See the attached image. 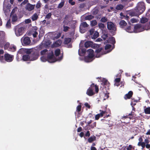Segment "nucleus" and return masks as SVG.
I'll return each mask as SVG.
<instances>
[{
    "instance_id": "obj_1",
    "label": "nucleus",
    "mask_w": 150,
    "mask_h": 150,
    "mask_svg": "<svg viewBox=\"0 0 150 150\" xmlns=\"http://www.w3.org/2000/svg\"><path fill=\"white\" fill-rule=\"evenodd\" d=\"M145 9L144 3L143 2L139 3L136 8L130 12V15L132 16H138L142 13Z\"/></svg>"
},
{
    "instance_id": "obj_2",
    "label": "nucleus",
    "mask_w": 150,
    "mask_h": 150,
    "mask_svg": "<svg viewBox=\"0 0 150 150\" xmlns=\"http://www.w3.org/2000/svg\"><path fill=\"white\" fill-rule=\"evenodd\" d=\"M25 28L24 26H21L20 25H17L15 27L14 29L16 35L19 37L23 35Z\"/></svg>"
},
{
    "instance_id": "obj_3",
    "label": "nucleus",
    "mask_w": 150,
    "mask_h": 150,
    "mask_svg": "<svg viewBox=\"0 0 150 150\" xmlns=\"http://www.w3.org/2000/svg\"><path fill=\"white\" fill-rule=\"evenodd\" d=\"M88 54L87 56L84 57V60L86 62H89L91 61V59H92L94 56L93 54L94 51L91 49H89L87 50Z\"/></svg>"
},
{
    "instance_id": "obj_4",
    "label": "nucleus",
    "mask_w": 150,
    "mask_h": 150,
    "mask_svg": "<svg viewBox=\"0 0 150 150\" xmlns=\"http://www.w3.org/2000/svg\"><path fill=\"white\" fill-rule=\"evenodd\" d=\"M39 56V52L35 50V51H33L30 55V60L34 61L35 60L38 58Z\"/></svg>"
},
{
    "instance_id": "obj_5",
    "label": "nucleus",
    "mask_w": 150,
    "mask_h": 150,
    "mask_svg": "<svg viewBox=\"0 0 150 150\" xmlns=\"http://www.w3.org/2000/svg\"><path fill=\"white\" fill-rule=\"evenodd\" d=\"M89 26L86 22H83L80 24L79 29L80 32L81 33H83L86 31L85 28Z\"/></svg>"
},
{
    "instance_id": "obj_6",
    "label": "nucleus",
    "mask_w": 150,
    "mask_h": 150,
    "mask_svg": "<svg viewBox=\"0 0 150 150\" xmlns=\"http://www.w3.org/2000/svg\"><path fill=\"white\" fill-rule=\"evenodd\" d=\"M103 50L102 47H99L96 49L95 51V53H96V57L98 58L100 57L101 55L106 54L107 53L106 52L103 53L102 50Z\"/></svg>"
},
{
    "instance_id": "obj_7",
    "label": "nucleus",
    "mask_w": 150,
    "mask_h": 150,
    "mask_svg": "<svg viewBox=\"0 0 150 150\" xmlns=\"http://www.w3.org/2000/svg\"><path fill=\"white\" fill-rule=\"evenodd\" d=\"M21 40L23 45H28L31 42V40L28 37H23L21 38Z\"/></svg>"
},
{
    "instance_id": "obj_8",
    "label": "nucleus",
    "mask_w": 150,
    "mask_h": 150,
    "mask_svg": "<svg viewBox=\"0 0 150 150\" xmlns=\"http://www.w3.org/2000/svg\"><path fill=\"white\" fill-rule=\"evenodd\" d=\"M47 59L48 62L50 63L54 62H55L53 52L52 51H51L48 54Z\"/></svg>"
},
{
    "instance_id": "obj_9",
    "label": "nucleus",
    "mask_w": 150,
    "mask_h": 150,
    "mask_svg": "<svg viewBox=\"0 0 150 150\" xmlns=\"http://www.w3.org/2000/svg\"><path fill=\"white\" fill-rule=\"evenodd\" d=\"M107 27L109 30L116 31V26L115 24L112 22H108L107 23Z\"/></svg>"
},
{
    "instance_id": "obj_10",
    "label": "nucleus",
    "mask_w": 150,
    "mask_h": 150,
    "mask_svg": "<svg viewBox=\"0 0 150 150\" xmlns=\"http://www.w3.org/2000/svg\"><path fill=\"white\" fill-rule=\"evenodd\" d=\"M4 58L6 61L8 62H11L13 60L14 57L13 55L7 53L4 54Z\"/></svg>"
},
{
    "instance_id": "obj_11",
    "label": "nucleus",
    "mask_w": 150,
    "mask_h": 150,
    "mask_svg": "<svg viewBox=\"0 0 150 150\" xmlns=\"http://www.w3.org/2000/svg\"><path fill=\"white\" fill-rule=\"evenodd\" d=\"M35 5H33L30 3H27L25 6V9L29 11H30L33 10L35 7Z\"/></svg>"
},
{
    "instance_id": "obj_12",
    "label": "nucleus",
    "mask_w": 150,
    "mask_h": 150,
    "mask_svg": "<svg viewBox=\"0 0 150 150\" xmlns=\"http://www.w3.org/2000/svg\"><path fill=\"white\" fill-rule=\"evenodd\" d=\"M134 30L137 32H140L144 30L141 24H136L134 26Z\"/></svg>"
},
{
    "instance_id": "obj_13",
    "label": "nucleus",
    "mask_w": 150,
    "mask_h": 150,
    "mask_svg": "<svg viewBox=\"0 0 150 150\" xmlns=\"http://www.w3.org/2000/svg\"><path fill=\"white\" fill-rule=\"evenodd\" d=\"M89 88L91 89L93 91L94 88H95L96 93H97L98 92L99 88L98 86L96 85H95L94 83H92Z\"/></svg>"
},
{
    "instance_id": "obj_14",
    "label": "nucleus",
    "mask_w": 150,
    "mask_h": 150,
    "mask_svg": "<svg viewBox=\"0 0 150 150\" xmlns=\"http://www.w3.org/2000/svg\"><path fill=\"white\" fill-rule=\"evenodd\" d=\"M133 94V92L132 91H129L128 93L125 94L124 96V98L125 100L129 99L132 96Z\"/></svg>"
},
{
    "instance_id": "obj_15",
    "label": "nucleus",
    "mask_w": 150,
    "mask_h": 150,
    "mask_svg": "<svg viewBox=\"0 0 150 150\" xmlns=\"http://www.w3.org/2000/svg\"><path fill=\"white\" fill-rule=\"evenodd\" d=\"M86 94L89 96H92L94 95L95 93L92 90L88 88L87 90Z\"/></svg>"
},
{
    "instance_id": "obj_16",
    "label": "nucleus",
    "mask_w": 150,
    "mask_h": 150,
    "mask_svg": "<svg viewBox=\"0 0 150 150\" xmlns=\"http://www.w3.org/2000/svg\"><path fill=\"white\" fill-rule=\"evenodd\" d=\"M62 44V41L60 40H58L56 41L53 44L54 47H57L59 46Z\"/></svg>"
},
{
    "instance_id": "obj_17",
    "label": "nucleus",
    "mask_w": 150,
    "mask_h": 150,
    "mask_svg": "<svg viewBox=\"0 0 150 150\" xmlns=\"http://www.w3.org/2000/svg\"><path fill=\"white\" fill-rule=\"evenodd\" d=\"M96 140V137L93 135L91 136L88 139V141L89 143H91L92 142L95 141Z\"/></svg>"
},
{
    "instance_id": "obj_18",
    "label": "nucleus",
    "mask_w": 150,
    "mask_h": 150,
    "mask_svg": "<svg viewBox=\"0 0 150 150\" xmlns=\"http://www.w3.org/2000/svg\"><path fill=\"white\" fill-rule=\"evenodd\" d=\"M38 29V28L35 27L33 29L32 34L34 38H36L38 34V33L36 31Z\"/></svg>"
},
{
    "instance_id": "obj_19",
    "label": "nucleus",
    "mask_w": 150,
    "mask_h": 150,
    "mask_svg": "<svg viewBox=\"0 0 150 150\" xmlns=\"http://www.w3.org/2000/svg\"><path fill=\"white\" fill-rule=\"evenodd\" d=\"M127 25V23L123 20L121 21L119 23L120 27L122 28H124Z\"/></svg>"
},
{
    "instance_id": "obj_20",
    "label": "nucleus",
    "mask_w": 150,
    "mask_h": 150,
    "mask_svg": "<svg viewBox=\"0 0 150 150\" xmlns=\"http://www.w3.org/2000/svg\"><path fill=\"white\" fill-rule=\"evenodd\" d=\"M38 18V15L36 13H34L31 17L33 21L37 20Z\"/></svg>"
},
{
    "instance_id": "obj_21",
    "label": "nucleus",
    "mask_w": 150,
    "mask_h": 150,
    "mask_svg": "<svg viewBox=\"0 0 150 150\" xmlns=\"http://www.w3.org/2000/svg\"><path fill=\"white\" fill-rule=\"evenodd\" d=\"M21 56L22 57V59L23 60L25 61L30 60V57L29 55H25L22 56L21 55Z\"/></svg>"
},
{
    "instance_id": "obj_22",
    "label": "nucleus",
    "mask_w": 150,
    "mask_h": 150,
    "mask_svg": "<svg viewBox=\"0 0 150 150\" xmlns=\"http://www.w3.org/2000/svg\"><path fill=\"white\" fill-rule=\"evenodd\" d=\"M18 20V18L16 14L13 15L12 17V24H14V22L17 21Z\"/></svg>"
},
{
    "instance_id": "obj_23",
    "label": "nucleus",
    "mask_w": 150,
    "mask_h": 150,
    "mask_svg": "<svg viewBox=\"0 0 150 150\" xmlns=\"http://www.w3.org/2000/svg\"><path fill=\"white\" fill-rule=\"evenodd\" d=\"M99 36V33L97 31H95L93 33V35L92 36V39H95L97 38Z\"/></svg>"
},
{
    "instance_id": "obj_24",
    "label": "nucleus",
    "mask_w": 150,
    "mask_h": 150,
    "mask_svg": "<svg viewBox=\"0 0 150 150\" xmlns=\"http://www.w3.org/2000/svg\"><path fill=\"white\" fill-rule=\"evenodd\" d=\"M91 45L92 42L90 41H87L84 44L85 47L87 48L90 47Z\"/></svg>"
},
{
    "instance_id": "obj_25",
    "label": "nucleus",
    "mask_w": 150,
    "mask_h": 150,
    "mask_svg": "<svg viewBox=\"0 0 150 150\" xmlns=\"http://www.w3.org/2000/svg\"><path fill=\"white\" fill-rule=\"evenodd\" d=\"M65 2L64 0H62L61 2L58 4L57 7L58 8H62L64 6Z\"/></svg>"
},
{
    "instance_id": "obj_26",
    "label": "nucleus",
    "mask_w": 150,
    "mask_h": 150,
    "mask_svg": "<svg viewBox=\"0 0 150 150\" xmlns=\"http://www.w3.org/2000/svg\"><path fill=\"white\" fill-rule=\"evenodd\" d=\"M124 7V6L123 5L121 4H118L116 6L115 8L118 10H121L123 9Z\"/></svg>"
},
{
    "instance_id": "obj_27",
    "label": "nucleus",
    "mask_w": 150,
    "mask_h": 150,
    "mask_svg": "<svg viewBox=\"0 0 150 150\" xmlns=\"http://www.w3.org/2000/svg\"><path fill=\"white\" fill-rule=\"evenodd\" d=\"M71 41V39L70 38H66L64 39V43L65 44H68Z\"/></svg>"
},
{
    "instance_id": "obj_28",
    "label": "nucleus",
    "mask_w": 150,
    "mask_h": 150,
    "mask_svg": "<svg viewBox=\"0 0 150 150\" xmlns=\"http://www.w3.org/2000/svg\"><path fill=\"white\" fill-rule=\"evenodd\" d=\"M94 17L93 16L90 15L86 16L85 17V20H90L94 18Z\"/></svg>"
},
{
    "instance_id": "obj_29",
    "label": "nucleus",
    "mask_w": 150,
    "mask_h": 150,
    "mask_svg": "<svg viewBox=\"0 0 150 150\" xmlns=\"http://www.w3.org/2000/svg\"><path fill=\"white\" fill-rule=\"evenodd\" d=\"M148 19L145 17L142 18L141 19L140 22L141 23H144L148 21Z\"/></svg>"
},
{
    "instance_id": "obj_30",
    "label": "nucleus",
    "mask_w": 150,
    "mask_h": 150,
    "mask_svg": "<svg viewBox=\"0 0 150 150\" xmlns=\"http://www.w3.org/2000/svg\"><path fill=\"white\" fill-rule=\"evenodd\" d=\"M55 55L56 57L58 56L60 54V50L59 49H58L55 50Z\"/></svg>"
},
{
    "instance_id": "obj_31",
    "label": "nucleus",
    "mask_w": 150,
    "mask_h": 150,
    "mask_svg": "<svg viewBox=\"0 0 150 150\" xmlns=\"http://www.w3.org/2000/svg\"><path fill=\"white\" fill-rule=\"evenodd\" d=\"M144 112L146 114H150V107L146 108L144 110Z\"/></svg>"
},
{
    "instance_id": "obj_32",
    "label": "nucleus",
    "mask_w": 150,
    "mask_h": 150,
    "mask_svg": "<svg viewBox=\"0 0 150 150\" xmlns=\"http://www.w3.org/2000/svg\"><path fill=\"white\" fill-rule=\"evenodd\" d=\"M108 21L107 18L105 17H102L100 20V21L102 23H105L107 22Z\"/></svg>"
},
{
    "instance_id": "obj_33",
    "label": "nucleus",
    "mask_w": 150,
    "mask_h": 150,
    "mask_svg": "<svg viewBox=\"0 0 150 150\" xmlns=\"http://www.w3.org/2000/svg\"><path fill=\"white\" fill-rule=\"evenodd\" d=\"M137 145L139 146H141L142 148V149L144 148L145 146V143L144 142H139L138 143Z\"/></svg>"
},
{
    "instance_id": "obj_34",
    "label": "nucleus",
    "mask_w": 150,
    "mask_h": 150,
    "mask_svg": "<svg viewBox=\"0 0 150 150\" xmlns=\"http://www.w3.org/2000/svg\"><path fill=\"white\" fill-rule=\"evenodd\" d=\"M98 25L99 28L100 29H104L105 28L104 24L101 23H99Z\"/></svg>"
},
{
    "instance_id": "obj_35",
    "label": "nucleus",
    "mask_w": 150,
    "mask_h": 150,
    "mask_svg": "<svg viewBox=\"0 0 150 150\" xmlns=\"http://www.w3.org/2000/svg\"><path fill=\"white\" fill-rule=\"evenodd\" d=\"M97 24V22L96 20L92 21L91 22V25L92 26L96 25Z\"/></svg>"
},
{
    "instance_id": "obj_36",
    "label": "nucleus",
    "mask_w": 150,
    "mask_h": 150,
    "mask_svg": "<svg viewBox=\"0 0 150 150\" xmlns=\"http://www.w3.org/2000/svg\"><path fill=\"white\" fill-rule=\"evenodd\" d=\"M103 83L104 85H106L108 86L109 85V82L106 79H104L103 81Z\"/></svg>"
},
{
    "instance_id": "obj_37",
    "label": "nucleus",
    "mask_w": 150,
    "mask_h": 150,
    "mask_svg": "<svg viewBox=\"0 0 150 150\" xmlns=\"http://www.w3.org/2000/svg\"><path fill=\"white\" fill-rule=\"evenodd\" d=\"M63 31L64 32H67L70 29V28L67 26H65L64 25L63 26Z\"/></svg>"
},
{
    "instance_id": "obj_38",
    "label": "nucleus",
    "mask_w": 150,
    "mask_h": 150,
    "mask_svg": "<svg viewBox=\"0 0 150 150\" xmlns=\"http://www.w3.org/2000/svg\"><path fill=\"white\" fill-rule=\"evenodd\" d=\"M41 3L40 1H38L36 4L35 7L38 9L40 8L41 7Z\"/></svg>"
},
{
    "instance_id": "obj_39",
    "label": "nucleus",
    "mask_w": 150,
    "mask_h": 150,
    "mask_svg": "<svg viewBox=\"0 0 150 150\" xmlns=\"http://www.w3.org/2000/svg\"><path fill=\"white\" fill-rule=\"evenodd\" d=\"M81 105H79L76 107V111L79 112L81 111Z\"/></svg>"
},
{
    "instance_id": "obj_40",
    "label": "nucleus",
    "mask_w": 150,
    "mask_h": 150,
    "mask_svg": "<svg viewBox=\"0 0 150 150\" xmlns=\"http://www.w3.org/2000/svg\"><path fill=\"white\" fill-rule=\"evenodd\" d=\"M125 30L128 32L130 33L132 32L131 26H130L125 28Z\"/></svg>"
},
{
    "instance_id": "obj_41",
    "label": "nucleus",
    "mask_w": 150,
    "mask_h": 150,
    "mask_svg": "<svg viewBox=\"0 0 150 150\" xmlns=\"http://www.w3.org/2000/svg\"><path fill=\"white\" fill-rule=\"evenodd\" d=\"M48 52V50L45 49L41 51L40 52L41 54V55H44L46 54V53Z\"/></svg>"
},
{
    "instance_id": "obj_42",
    "label": "nucleus",
    "mask_w": 150,
    "mask_h": 150,
    "mask_svg": "<svg viewBox=\"0 0 150 150\" xmlns=\"http://www.w3.org/2000/svg\"><path fill=\"white\" fill-rule=\"evenodd\" d=\"M111 47L112 45H111L107 44L105 46V50H107L110 48Z\"/></svg>"
},
{
    "instance_id": "obj_43",
    "label": "nucleus",
    "mask_w": 150,
    "mask_h": 150,
    "mask_svg": "<svg viewBox=\"0 0 150 150\" xmlns=\"http://www.w3.org/2000/svg\"><path fill=\"white\" fill-rule=\"evenodd\" d=\"M51 16L52 13H49L46 15L45 18L49 19L50 18Z\"/></svg>"
},
{
    "instance_id": "obj_44",
    "label": "nucleus",
    "mask_w": 150,
    "mask_h": 150,
    "mask_svg": "<svg viewBox=\"0 0 150 150\" xmlns=\"http://www.w3.org/2000/svg\"><path fill=\"white\" fill-rule=\"evenodd\" d=\"M6 27L8 28H10L11 27V23L10 21L9 20L8 21L6 25Z\"/></svg>"
},
{
    "instance_id": "obj_45",
    "label": "nucleus",
    "mask_w": 150,
    "mask_h": 150,
    "mask_svg": "<svg viewBox=\"0 0 150 150\" xmlns=\"http://www.w3.org/2000/svg\"><path fill=\"white\" fill-rule=\"evenodd\" d=\"M109 93H105L104 94V100H105L106 99L108 98L109 97Z\"/></svg>"
},
{
    "instance_id": "obj_46",
    "label": "nucleus",
    "mask_w": 150,
    "mask_h": 150,
    "mask_svg": "<svg viewBox=\"0 0 150 150\" xmlns=\"http://www.w3.org/2000/svg\"><path fill=\"white\" fill-rule=\"evenodd\" d=\"M108 37V34H104L103 35L101 36V38L103 39L104 40H105Z\"/></svg>"
},
{
    "instance_id": "obj_47",
    "label": "nucleus",
    "mask_w": 150,
    "mask_h": 150,
    "mask_svg": "<svg viewBox=\"0 0 150 150\" xmlns=\"http://www.w3.org/2000/svg\"><path fill=\"white\" fill-rule=\"evenodd\" d=\"M132 111L130 113L128 114V118L130 119H132L133 117V115L132 114Z\"/></svg>"
},
{
    "instance_id": "obj_48",
    "label": "nucleus",
    "mask_w": 150,
    "mask_h": 150,
    "mask_svg": "<svg viewBox=\"0 0 150 150\" xmlns=\"http://www.w3.org/2000/svg\"><path fill=\"white\" fill-rule=\"evenodd\" d=\"M89 32L90 35H92L95 32V29L93 28L89 30Z\"/></svg>"
},
{
    "instance_id": "obj_49",
    "label": "nucleus",
    "mask_w": 150,
    "mask_h": 150,
    "mask_svg": "<svg viewBox=\"0 0 150 150\" xmlns=\"http://www.w3.org/2000/svg\"><path fill=\"white\" fill-rule=\"evenodd\" d=\"M32 50L31 49H28L26 51V53L27 54H31L32 53V52L33 51H32Z\"/></svg>"
},
{
    "instance_id": "obj_50",
    "label": "nucleus",
    "mask_w": 150,
    "mask_h": 150,
    "mask_svg": "<svg viewBox=\"0 0 150 150\" xmlns=\"http://www.w3.org/2000/svg\"><path fill=\"white\" fill-rule=\"evenodd\" d=\"M110 40L111 41L112 43L114 44L115 43V38L113 37H112L110 39Z\"/></svg>"
},
{
    "instance_id": "obj_51",
    "label": "nucleus",
    "mask_w": 150,
    "mask_h": 150,
    "mask_svg": "<svg viewBox=\"0 0 150 150\" xmlns=\"http://www.w3.org/2000/svg\"><path fill=\"white\" fill-rule=\"evenodd\" d=\"M84 105L88 109L90 108L91 106L88 103H84Z\"/></svg>"
},
{
    "instance_id": "obj_52",
    "label": "nucleus",
    "mask_w": 150,
    "mask_h": 150,
    "mask_svg": "<svg viewBox=\"0 0 150 150\" xmlns=\"http://www.w3.org/2000/svg\"><path fill=\"white\" fill-rule=\"evenodd\" d=\"M69 2L72 5H75V3L74 1H73V0H69Z\"/></svg>"
},
{
    "instance_id": "obj_53",
    "label": "nucleus",
    "mask_w": 150,
    "mask_h": 150,
    "mask_svg": "<svg viewBox=\"0 0 150 150\" xmlns=\"http://www.w3.org/2000/svg\"><path fill=\"white\" fill-rule=\"evenodd\" d=\"M130 21L132 23H134L137 22V20L136 19L132 18L130 20Z\"/></svg>"
},
{
    "instance_id": "obj_54",
    "label": "nucleus",
    "mask_w": 150,
    "mask_h": 150,
    "mask_svg": "<svg viewBox=\"0 0 150 150\" xmlns=\"http://www.w3.org/2000/svg\"><path fill=\"white\" fill-rule=\"evenodd\" d=\"M90 135V134L89 131H87L86 134H85V136L86 137H89Z\"/></svg>"
},
{
    "instance_id": "obj_55",
    "label": "nucleus",
    "mask_w": 150,
    "mask_h": 150,
    "mask_svg": "<svg viewBox=\"0 0 150 150\" xmlns=\"http://www.w3.org/2000/svg\"><path fill=\"white\" fill-rule=\"evenodd\" d=\"M120 79L119 78H116L115 80V82L117 83H120Z\"/></svg>"
},
{
    "instance_id": "obj_56",
    "label": "nucleus",
    "mask_w": 150,
    "mask_h": 150,
    "mask_svg": "<svg viewBox=\"0 0 150 150\" xmlns=\"http://www.w3.org/2000/svg\"><path fill=\"white\" fill-rule=\"evenodd\" d=\"M40 59L41 61L43 62H45L47 61L46 59L44 57H42Z\"/></svg>"
},
{
    "instance_id": "obj_57",
    "label": "nucleus",
    "mask_w": 150,
    "mask_h": 150,
    "mask_svg": "<svg viewBox=\"0 0 150 150\" xmlns=\"http://www.w3.org/2000/svg\"><path fill=\"white\" fill-rule=\"evenodd\" d=\"M21 54V52L20 51H19L18 52V53L17 54L16 59L18 61H19L20 60L19 59V58L18 57V54Z\"/></svg>"
},
{
    "instance_id": "obj_58",
    "label": "nucleus",
    "mask_w": 150,
    "mask_h": 150,
    "mask_svg": "<svg viewBox=\"0 0 150 150\" xmlns=\"http://www.w3.org/2000/svg\"><path fill=\"white\" fill-rule=\"evenodd\" d=\"M132 146L131 145H129L128 147L127 148V150H132Z\"/></svg>"
},
{
    "instance_id": "obj_59",
    "label": "nucleus",
    "mask_w": 150,
    "mask_h": 150,
    "mask_svg": "<svg viewBox=\"0 0 150 150\" xmlns=\"http://www.w3.org/2000/svg\"><path fill=\"white\" fill-rule=\"evenodd\" d=\"M96 126V122H94L93 124H92L91 127L92 128H93L94 127H95Z\"/></svg>"
},
{
    "instance_id": "obj_60",
    "label": "nucleus",
    "mask_w": 150,
    "mask_h": 150,
    "mask_svg": "<svg viewBox=\"0 0 150 150\" xmlns=\"http://www.w3.org/2000/svg\"><path fill=\"white\" fill-rule=\"evenodd\" d=\"M100 117L99 114H97L95 116V118L96 120H98Z\"/></svg>"
},
{
    "instance_id": "obj_61",
    "label": "nucleus",
    "mask_w": 150,
    "mask_h": 150,
    "mask_svg": "<svg viewBox=\"0 0 150 150\" xmlns=\"http://www.w3.org/2000/svg\"><path fill=\"white\" fill-rule=\"evenodd\" d=\"M11 49L14 52L16 50V47L15 46H13L11 48Z\"/></svg>"
},
{
    "instance_id": "obj_62",
    "label": "nucleus",
    "mask_w": 150,
    "mask_h": 150,
    "mask_svg": "<svg viewBox=\"0 0 150 150\" xmlns=\"http://www.w3.org/2000/svg\"><path fill=\"white\" fill-rule=\"evenodd\" d=\"M98 12V10L97 9H94L93 12V14L94 15H96L97 13Z\"/></svg>"
},
{
    "instance_id": "obj_63",
    "label": "nucleus",
    "mask_w": 150,
    "mask_h": 150,
    "mask_svg": "<svg viewBox=\"0 0 150 150\" xmlns=\"http://www.w3.org/2000/svg\"><path fill=\"white\" fill-rule=\"evenodd\" d=\"M28 1V0H24V1L22 2L21 4L23 5H25L27 3Z\"/></svg>"
},
{
    "instance_id": "obj_64",
    "label": "nucleus",
    "mask_w": 150,
    "mask_h": 150,
    "mask_svg": "<svg viewBox=\"0 0 150 150\" xmlns=\"http://www.w3.org/2000/svg\"><path fill=\"white\" fill-rule=\"evenodd\" d=\"M144 142L145 143V144H149V141L148 139H146L144 140Z\"/></svg>"
}]
</instances>
